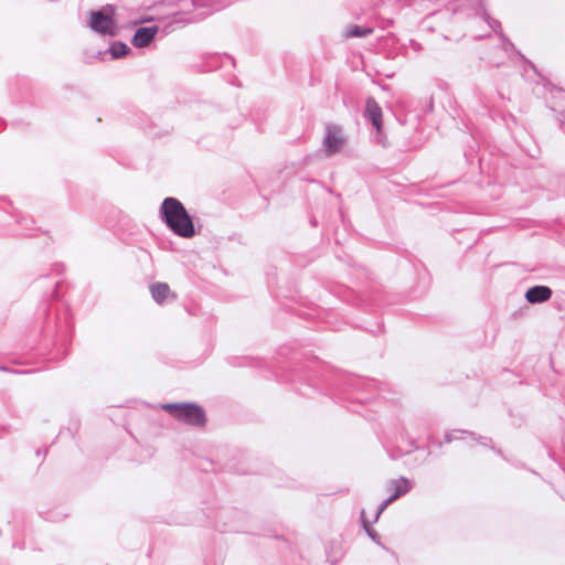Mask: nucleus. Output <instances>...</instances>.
<instances>
[{
  "label": "nucleus",
  "mask_w": 565,
  "mask_h": 565,
  "mask_svg": "<svg viewBox=\"0 0 565 565\" xmlns=\"http://www.w3.org/2000/svg\"><path fill=\"white\" fill-rule=\"evenodd\" d=\"M348 138L342 126L328 122L323 129L322 151L327 156H333L344 150Z\"/></svg>",
  "instance_id": "obj_3"
},
{
  "label": "nucleus",
  "mask_w": 565,
  "mask_h": 565,
  "mask_svg": "<svg viewBox=\"0 0 565 565\" xmlns=\"http://www.w3.org/2000/svg\"><path fill=\"white\" fill-rule=\"evenodd\" d=\"M552 297V289L547 286H534L525 292V299L530 303H542Z\"/></svg>",
  "instance_id": "obj_6"
},
{
  "label": "nucleus",
  "mask_w": 565,
  "mask_h": 565,
  "mask_svg": "<svg viewBox=\"0 0 565 565\" xmlns=\"http://www.w3.org/2000/svg\"><path fill=\"white\" fill-rule=\"evenodd\" d=\"M412 486L409 483L408 480L406 479H397V480H392L388 484H387V489L388 491H392L393 494L381 505L377 514H376V518L379 516V514L392 502L394 501L395 499H397L399 495L408 492L411 490Z\"/></svg>",
  "instance_id": "obj_5"
},
{
  "label": "nucleus",
  "mask_w": 565,
  "mask_h": 565,
  "mask_svg": "<svg viewBox=\"0 0 565 565\" xmlns=\"http://www.w3.org/2000/svg\"><path fill=\"white\" fill-rule=\"evenodd\" d=\"M175 419L192 426H204L206 415L204 409L194 403L166 404L162 406Z\"/></svg>",
  "instance_id": "obj_2"
},
{
  "label": "nucleus",
  "mask_w": 565,
  "mask_h": 565,
  "mask_svg": "<svg viewBox=\"0 0 565 565\" xmlns=\"http://www.w3.org/2000/svg\"><path fill=\"white\" fill-rule=\"evenodd\" d=\"M113 58H120L128 54L129 47L122 42L114 43L109 49Z\"/></svg>",
  "instance_id": "obj_11"
},
{
  "label": "nucleus",
  "mask_w": 565,
  "mask_h": 565,
  "mask_svg": "<svg viewBox=\"0 0 565 565\" xmlns=\"http://www.w3.org/2000/svg\"><path fill=\"white\" fill-rule=\"evenodd\" d=\"M150 292L153 300L158 303H163L171 298H174V294L166 282H154L150 286Z\"/></svg>",
  "instance_id": "obj_8"
},
{
  "label": "nucleus",
  "mask_w": 565,
  "mask_h": 565,
  "mask_svg": "<svg viewBox=\"0 0 565 565\" xmlns=\"http://www.w3.org/2000/svg\"><path fill=\"white\" fill-rule=\"evenodd\" d=\"M157 33V26L139 28L132 38V44L136 47L147 46L153 40Z\"/></svg>",
  "instance_id": "obj_7"
},
{
  "label": "nucleus",
  "mask_w": 565,
  "mask_h": 565,
  "mask_svg": "<svg viewBox=\"0 0 565 565\" xmlns=\"http://www.w3.org/2000/svg\"><path fill=\"white\" fill-rule=\"evenodd\" d=\"M366 114L377 131L382 129V110L381 107L372 99L366 103Z\"/></svg>",
  "instance_id": "obj_9"
},
{
  "label": "nucleus",
  "mask_w": 565,
  "mask_h": 565,
  "mask_svg": "<svg viewBox=\"0 0 565 565\" xmlns=\"http://www.w3.org/2000/svg\"><path fill=\"white\" fill-rule=\"evenodd\" d=\"M160 214L167 226L182 238L195 236L194 223L183 204L174 198H167L160 207Z\"/></svg>",
  "instance_id": "obj_1"
},
{
  "label": "nucleus",
  "mask_w": 565,
  "mask_h": 565,
  "mask_svg": "<svg viewBox=\"0 0 565 565\" xmlns=\"http://www.w3.org/2000/svg\"><path fill=\"white\" fill-rule=\"evenodd\" d=\"M115 9L111 6L103 8L100 11L92 12L89 26L102 34L116 35L118 26L114 20Z\"/></svg>",
  "instance_id": "obj_4"
},
{
  "label": "nucleus",
  "mask_w": 565,
  "mask_h": 565,
  "mask_svg": "<svg viewBox=\"0 0 565 565\" xmlns=\"http://www.w3.org/2000/svg\"><path fill=\"white\" fill-rule=\"evenodd\" d=\"M372 33V29L364 28L355 24L348 25L344 30L342 35L345 39L349 38H364Z\"/></svg>",
  "instance_id": "obj_10"
}]
</instances>
